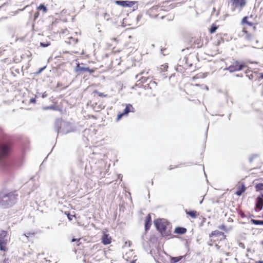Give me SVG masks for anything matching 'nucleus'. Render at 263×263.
Wrapping results in <instances>:
<instances>
[{"label": "nucleus", "mask_w": 263, "mask_h": 263, "mask_svg": "<svg viewBox=\"0 0 263 263\" xmlns=\"http://www.w3.org/2000/svg\"><path fill=\"white\" fill-rule=\"evenodd\" d=\"M259 16L255 14H251L249 16H246L242 18L241 23L243 25H248L250 27L248 28L244 26L242 28V33L245 39L251 40L254 37V32L256 31V26L258 24Z\"/></svg>", "instance_id": "nucleus-1"}, {"label": "nucleus", "mask_w": 263, "mask_h": 263, "mask_svg": "<svg viewBox=\"0 0 263 263\" xmlns=\"http://www.w3.org/2000/svg\"><path fill=\"white\" fill-rule=\"evenodd\" d=\"M13 151V142L7 135L0 139V165L4 166L5 160L10 156Z\"/></svg>", "instance_id": "nucleus-2"}, {"label": "nucleus", "mask_w": 263, "mask_h": 263, "mask_svg": "<svg viewBox=\"0 0 263 263\" xmlns=\"http://www.w3.org/2000/svg\"><path fill=\"white\" fill-rule=\"evenodd\" d=\"M18 194L16 191L7 193H0V205L5 208H9L14 205L17 200Z\"/></svg>", "instance_id": "nucleus-3"}, {"label": "nucleus", "mask_w": 263, "mask_h": 263, "mask_svg": "<svg viewBox=\"0 0 263 263\" xmlns=\"http://www.w3.org/2000/svg\"><path fill=\"white\" fill-rule=\"evenodd\" d=\"M171 2L170 1L163 2L161 5L154 6L147 10V14L153 18H163L165 17V12L170 8L167 5Z\"/></svg>", "instance_id": "nucleus-4"}, {"label": "nucleus", "mask_w": 263, "mask_h": 263, "mask_svg": "<svg viewBox=\"0 0 263 263\" xmlns=\"http://www.w3.org/2000/svg\"><path fill=\"white\" fill-rule=\"evenodd\" d=\"M157 230L163 236H170L172 234V225L165 219H158L154 222Z\"/></svg>", "instance_id": "nucleus-5"}, {"label": "nucleus", "mask_w": 263, "mask_h": 263, "mask_svg": "<svg viewBox=\"0 0 263 263\" xmlns=\"http://www.w3.org/2000/svg\"><path fill=\"white\" fill-rule=\"evenodd\" d=\"M7 232L6 231H1L0 232V250L5 253L8 251V240L7 238Z\"/></svg>", "instance_id": "nucleus-6"}, {"label": "nucleus", "mask_w": 263, "mask_h": 263, "mask_svg": "<svg viewBox=\"0 0 263 263\" xmlns=\"http://www.w3.org/2000/svg\"><path fill=\"white\" fill-rule=\"evenodd\" d=\"M210 242L212 243L211 245H212L217 241H221L223 239H226V236L224 234L219 231H214L210 235Z\"/></svg>", "instance_id": "nucleus-7"}, {"label": "nucleus", "mask_w": 263, "mask_h": 263, "mask_svg": "<svg viewBox=\"0 0 263 263\" xmlns=\"http://www.w3.org/2000/svg\"><path fill=\"white\" fill-rule=\"evenodd\" d=\"M247 67V64L242 61H234L232 64L230 65L228 69L231 72L237 71H240Z\"/></svg>", "instance_id": "nucleus-8"}, {"label": "nucleus", "mask_w": 263, "mask_h": 263, "mask_svg": "<svg viewBox=\"0 0 263 263\" xmlns=\"http://www.w3.org/2000/svg\"><path fill=\"white\" fill-rule=\"evenodd\" d=\"M61 37L66 43L69 45H75L78 42V39L73 37L68 33L67 30L63 31L61 34Z\"/></svg>", "instance_id": "nucleus-9"}, {"label": "nucleus", "mask_w": 263, "mask_h": 263, "mask_svg": "<svg viewBox=\"0 0 263 263\" xmlns=\"http://www.w3.org/2000/svg\"><path fill=\"white\" fill-rule=\"evenodd\" d=\"M135 108L130 104H126V107L122 113H119L117 117L116 121H119L124 116H126L130 112H134Z\"/></svg>", "instance_id": "nucleus-10"}, {"label": "nucleus", "mask_w": 263, "mask_h": 263, "mask_svg": "<svg viewBox=\"0 0 263 263\" xmlns=\"http://www.w3.org/2000/svg\"><path fill=\"white\" fill-rule=\"evenodd\" d=\"M230 2L235 9H242L247 4V0H230Z\"/></svg>", "instance_id": "nucleus-11"}, {"label": "nucleus", "mask_w": 263, "mask_h": 263, "mask_svg": "<svg viewBox=\"0 0 263 263\" xmlns=\"http://www.w3.org/2000/svg\"><path fill=\"white\" fill-rule=\"evenodd\" d=\"M97 69V68H90L89 67H86L81 66L80 64H78L76 67V70L77 72H88L90 73H93Z\"/></svg>", "instance_id": "nucleus-12"}, {"label": "nucleus", "mask_w": 263, "mask_h": 263, "mask_svg": "<svg viewBox=\"0 0 263 263\" xmlns=\"http://www.w3.org/2000/svg\"><path fill=\"white\" fill-rule=\"evenodd\" d=\"M115 3L116 4L124 7H132L136 3L134 1H116Z\"/></svg>", "instance_id": "nucleus-13"}, {"label": "nucleus", "mask_w": 263, "mask_h": 263, "mask_svg": "<svg viewBox=\"0 0 263 263\" xmlns=\"http://www.w3.org/2000/svg\"><path fill=\"white\" fill-rule=\"evenodd\" d=\"M103 235L101 237V242L104 245H109L111 242L112 238L109 234L103 232Z\"/></svg>", "instance_id": "nucleus-14"}, {"label": "nucleus", "mask_w": 263, "mask_h": 263, "mask_svg": "<svg viewBox=\"0 0 263 263\" xmlns=\"http://www.w3.org/2000/svg\"><path fill=\"white\" fill-rule=\"evenodd\" d=\"M247 187H246L245 184L243 183H241L240 184H238L236 186L237 191L235 193V194L238 196H240L242 195V193L245 192L246 191Z\"/></svg>", "instance_id": "nucleus-15"}, {"label": "nucleus", "mask_w": 263, "mask_h": 263, "mask_svg": "<svg viewBox=\"0 0 263 263\" xmlns=\"http://www.w3.org/2000/svg\"><path fill=\"white\" fill-rule=\"evenodd\" d=\"M263 208V195L258 196L256 199V202L255 204L256 211H260Z\"/></svg>", "instance_id": "nucleus-16"}, {"label": "nucleus", "mask_w": 263, "mask_h": 263, "mask_svg": "<svg viewBox=\"0 0 263 263\" xmlns=\"http://www.w3.org/2000/svg\"><path fill=\"white\" fill-rule=\"evenodd\" d=\"M152 225V218L150 214H148L145 219V230L147 231L149 230Z\"/></svg>", "instance_id": "nucleus-17"}, {"label": "nucleus", "mask_w": 263, "mask_h": 263, "mask_svg": "<svg viewBox=\"0 0 263 263\" xmlns=\"http://www.w3.org/2000/svg\"><path fill=\"white\" fill-rule=\"evenodd\" d=\"M185 213L187 215H189L192 218H196L199 215V214L196 211L194 210L189 211L186 210Z\"/></svg>", "instance_id": "nucleus-18"}, {"label": "nucleus", "mask_w": 263, "mask_h": 263, "mask_svg": "<svg viewBox=\"0 0 263 263\" xmlns=\"http://www.w3.org/2000/svg\"><path fill=\"white\" fill-rule=\"evenodd\" d=\"M186 229L183 227H177L175 228L174 233L178 234H184L186 233Z\"/></svg>", "instance_id": "nucleus-19"}, {"label": "nucleus", "mask_w": 263, "mask_h": 263, "mask_svg": "<svg viewBox=\"0 0 263 263\" xmlns=\"http://www.w3.org/2000/svg\"><path fill=\"white\" fill-rule=\"evenodd\" d=\"M157 83L153 80L150 81V82L147 84V87L150 89H155L157 88Z\"/></svg>", "instance_id": "nucleus-20"}, {"label": "nucleus", "mask_w": 263, "mask_h": 263, "mask_svg": "<svg viewBox=\"0 0 263 263\" xmlns=\"http://www.w3.org/2000/svg\"><path fill=\"white\" fill-rule=\"evenodd\" d=\"M184 256H180L177 257H171L170 258V262L171 263H176L180 261Z\"/></svg>", "instance_id": "nucleus-21"}, {"label": "nucleus", "mask_w": 263, "mask_h": 263, "mask_svg": "<svg viewBox=\"0 0 263 263\" xmlns=\"http://www.w3.org/2000/svg\"><path fill=\"white\" fill-rule=\"evenodd\" d=\"M37 10L38 11H42L44 14L46 13L47 12V8L43 4H41L40 5H39L37 7Z\"/></svg>", "instance_id": "nucleus-22"}, {"label": "nucleus", "mask_w": 263, "mask_h": 263, "mask_svg": "<svg viewBox=\"0 0 263 263\" xmlns=\"http://www.w3.org/2000/svg\"><path fill=\"white\" fill-rule=\"evenodd\" d=\"M168 68V64L165 63L164 64L161 65L159 67V70L160 72H165L167 71V69Z\"/></svg>", "instance_id": "nucleus-23"}, {"label": "nucleus", "mask_w": 263, "mask_h": 263, "mask_svg": "<svg viewBox=\"0 0 263 263\" xmlns=\"http://www.w3.org/2000/svg\"><path fill=\"white\" fill-rule=\"evenodd\" d=\"M218 26L216 25L215 24H213L209 29L210 33L211 34L215 33L216 30L218 29Z\"/></svg>", "instance_id": "nucleus-24"}, {"label": "nucleus", "mask_w": 263, "mask_h": 263, "mask_svg": "<svg viewBox=\"0 0 263 263\" xmlns=\"http://www.w3.org/2000/svg\"><path fill=\"white\" fill-rule=\"evenodd\" d=\"M251 222L252 224H254L255 225H263V220H255L254 219H251Z\"/></svg>", "instance_id": "nucleus-25"}, {"label": "nucleus", "mask_w": 263, "mask_h": 263, "mask_svg": "<svg viewBox=\"0 0 263 263\" xmlns=\"http://www.w3.org/2000/svg\"><path fill=\"white\" fill-rule=\"evenodd\" d=\"M93 93L95 95H97L99 97H105V98H107L108 97V95L107 94H105L104 93H102V92H99L97 90H95L93 91Z\"/></svg>", "instance_id": "nucleus-26"}, {"label": "nucleus", "mask_w": 263, "mask_h": 263, "mask_svg": "<svg viewBox=\"0 0 263 263\" xmlns=\"http://www.w3.org/2000/svg\"><path fill=\"white\" fill-rule=\"evenodd\" d=\"M246 76L249 78V79L252 80L254 78V74L252 71H251V70H246Z\"/></svg>", "instance_id": "nucleus-27"}, {"label": "nucleus", "mask_w": 263, "mask_h": 263, "mask_svg": "<svg viewBox=\"0 0 263 263\" xmlns=\"http://www.w3.org/2000/svg\"><path fill=\"white\" fill-rule=\"evenodd\" d=\"M201 39L200 38H198V39H194V44H195V45L197 44V47H200L201 46V45H202V43H201Z\"/></svg>", "instance_id": "nucleus-28"}, {"label": "nucleus", "mask_w": 263, "mask_h": 263, "mask_svg": "<svg viewBox=\"0 0 263 263\" xmlns=\"http://www.w3.org/2000/svg\"><path fill=\"white\" fill-rule=\"evenodd\" d=\"M256 191H262L263 190V183H258L255 186Z\"/></svg>", "instance_id": "nucleus-29"}, {"label": "nucleus", "mask_w": 263, "mask_h": 263, "mask_svg": "<svg viewBox=\"0 0 263 263\" xmlns=\"http://www.w3.org/2000/svg\"><path fill=\"white\" fill-rule=\"evenodd\" d=\"M259 20H258V25L260 27L263 28V14L259 16Z\"/></svg>", "instance_id": "nucleus-30"}, {"label": "nucleus", "mask_w": 263, "mask_h": 263, "mask_svg": "<svg viewBox=\"0 0 263 263\" xmlns=\"http://www.w3.org/2000/svg\"><path fill=\"white\" fill-rule=\"evenodd\" d=\"M65 214L67 215L68 219L71 221L72 220L73 217H75L74 215H71L69 212H65Z\"/></svg>", "instance_id": "nucleus-31"}, {"label": "nucleus", "mask_w": 263, "mask_h": 263, "mask_svg": "<svg viewBox=\"0 0 263 263\" xmlns=\"http://www.w3.org/2000/svg\"><path fill=\"white\" fill-rule=\"evenodd\" d=\"M39 15H40V13H39V12L38 11H36L34 13V15H33V20H34V21H35L39 17Z\"/></svg>", "instance_id": "nucleus-32"}, {"label": "nucleus", "mask_w": 263, "mask_h": 263, "mask_svg": "<svg viewBox=\"0 0 263 263\" xmlns=\"http://www.w3.org/2000/svg\"><path fill=\"white\" fill-rule=\"evenodd\" d=\"M0 263H11V261L8 258H5L3 261H1Z\"/></svg>", "instance_id": "nucleus-33"}, {"label": "nucleus", "mask_w": 263, "mask_h": 263, "mask_svg": "<svg viewBox=\"0 0 263 263\" xmlns=\"http://www.w3.org/2000/svg\"><path fill=\"white\" fill-rule=\"evenodd\" d=\"M50 44V43H47V44H44L43 43H40V45L42 46V47H46L48 46H49Z\"/></svg>", "instance_id": "nucleus-34"}, {"label": "nucleus", "mask_w": 263, "mask_h": 263, "mask_svg": "<svg viewBox=\"0 0 263 263\" xmlns=\"http://www.w3.org/2000/svg\"><path fill=\"white\" fill-rule=\"evenodd\" d=\"M219 228L221 230H224V231H226L227 230V228H226V227L224 225V224H222L221 225Z\"/></svg>", "instance_id": "nucleus-35"}, {"label": "nucleus", "mask_w": 263, "mask_h": 263, "mask_svg": "<svg viewBox=\"0 0 263 263\" xmlns=\"http://www.w3.org/2000/svg\"><path fill=\"white\" fill-rule=\"evenodd\" d=\"M239 215H240L241 217H242V218H245V217H246V215H245V214H244V213H243L242 211H240L239 212Z\"/></svg>", "instance_id": "nucleus-36"}, {"label": "nucleus", "mask_w": 263, "mask_h": 263, "mask_svg": "<svg viewBox=\"0 0 263 263\" xmlns=\"http://www.w3.org/2000/svg\"><path fill=\"white\" fill-rule=\"evenodd\" d=\"M35 98H31L30 100V103H35Z\"/></svg>", "instance_id": "nucleus-37"}, {"label": "nucleus", "mask_w": 263, "mask_h": 263, "mask_svg": "<svg viewBox=\"0 0 263 263\" xmlns=\"http://www.w3.org/2000/svg\"><path fill=\"white\" fill-rule=\"evenodd\" d=\"M100 247V245L99 244H96V245H95L93 246V248H95V249H98L99 247Z\"/></svg>", "instance_id": "nucleus-38"}, {"label": "nucleus", "mask_w": 263, "mask_h": 263, "mask_svg": "<svg viewBox=\"0 0 263 263\" xmlns=\"http://www.w3.org/2000/svg\"><path fill=\"white\" fill-rule=\"evenodd\" d=\"M177 167V166H173L172 165H170V167H169V170H171L173 168H175Z\"/></svg>", "instance_id": "nucleus-39"}, {"label": "nucleus", "mask_w": 263, "mask_h": 263, "mask_svg": "<svg viewBox=\"0 0 263 263\" xmlns=\"http://www.w3.org/2000/svg\"><path fill=\"white\" fill-rule=\"evenodd\" d=\"M79 240H80V239H74V238H73V239H72V242L76 241H79Z\"/></svg>", "instance_id": "nucleus-40"}, {"label": "nucleus", "mask_w": 263, "mask_h": 263, "mask_svg": "<svg viewBox=\"0 0 263 263\" xmlns=\"http://www.w3.org/2000/svg\"><path fill=\"white\" fill-rule=\"evenodd\" d=\"M44 68L45 67L40 69L38 73H40Z\"/></svg>", "instance_id": "nucleus-41"}, {"label": "nucleus", "mask_w": 263, "mask_h": 263, "mask_svg": "<svg viewBox=\"0 0 263 263\" xmlns=\"http://www.w3.org/2000/svg\"><path fill=\"white\" fill-rule=\"evenodd\" d=\"M255 263H263V261L259 260L256 261Z\"/></svg>", "instance_id": "nucleus-42"}, {"label": "nucleus", "mask_w": 263, "mask_h": 263, "mask_svg": "<svg viewBox=\"0 0 263 263\" xmlns=\"http://www.w3.org/2000/svg\"><path fill=\"white\" fill-rule=\"evenodd\" d=\"M260 78L263 79V73L260 74Z\"/></svg>", "instance_id": "nucleus-43"}, {"label": "nucleus", "mask_w": 263, "mask_h": 263, "mask_svg": "<svg viewBox=\"0 0 263 263\" xmlns=\"http://www.w3.org/2000/svg\"><path fill=\"white\" fill-rule=\"evenodd\" d=\"M125 243L126 244H128L129 246H130V241H128V242H125Z\"/></svg>", "instance_id": "nucleus-44"}, {"label": "nucleus", "mask_w": 263, "mask_h": 263, "mask_svg": "<svg viewBox=\"0 0 263 263\" xmlns=\"http://www.w3.org/2000/svg\"><path fill=\"white\" fill-rule=\"evenodd\" d=\"M125 243L126 244H128L129 246H130V241H128V242H125Z\"/></svg>", "instance_id": "nucleus-45"}, {"label": "nucleus", "mask_w": 263, "mask_h": 263, "mask_svg": "<svg viewBox=\"0 0 263 263\" xmlns=\"http://www.w3.org/2000/svg\"><path fill=\"white\" fill-rule=\"evenodd\" d=\"M125 243L126 244H128L129 246H130V241H128V242H125Z\"/></svg>", "instance_id": "nucleus-46"}, {"label": "nucleus", "mask_w": 263, "mask_h": 263, "mask_svg": "<svg viewBox=\"0 0 263 263\" xmlns=\"http://www.w3.org/2000/svg\"><path fill=\"white\" fill-rule=\"evenodd\" d=\"M205 87L206 88V89H208V88L207 86H205Z\"/></svg>", "instance_id": "nucleus-47"}, {"label": "nucleus", "mask_w": 263, "mask_h": 263, "mask_svg": "<svg viewBox=\"0 0 263 263\" xmlns=\"http://www.w3.org/2000/svg\"><path fill=\"white\" fill-rule=\"evenodd\" d=\"M143 73H144V72H140V74H143Z\"/></svg>", "instance_id": "nucleus-48"}, {"label": "nucleus", "mask_w": 263, "mask_h": 263, "mask_svg": "<svg viewBox=\"0 0 263 263\" xmlns=\"http://www.w3.org/2000/svg\"><path fill=\"white\" fill-rule=\"evenodd\" d=\"M92 118H96L93 116H92Z\"/></svg>", "instance_id": "nucleus-49"}, {"label": "nucleus", "mask_w": 263, "mask_h": 263, "mask_svg": "<svg viewBox=\"0 0 263 263\" xmlns=\"http://www.w3.org/2000/svg\"><path fill=\"white\" fill-rule=\"evenodd\" d=\"M130 263H135V261H132Z\"/></svg>", "instance_id": "nucleus-50"}, {"label": "nucleus", "mask_w": 263, "mask_h": 263, "mask_svg": "<svg viewBox=\"0 0 263 263\" xmlns=\"http://www.w3.org/2000/svg\"><path fill=\"white\" fill-rule=\"evenodd\" d=\"M113 40L115 41H116V39H115V38H114Z\"/></svg>", "instance_id": "nucleus-51"}, {"label": "nucleus", "mask_w": 263, "mask_h": 263, "mask_svg": "<svg viewBox=\"0 0 263 263\" xmlns=\"http://www.w3.org/2000/svg\"><path fill=\"white\" fill-rule=\"evenodd\" d=\"M261 244L263 245V241L261 242Z\"/></svg>", "instance_id": "nucleus-52"}]
</instances>
